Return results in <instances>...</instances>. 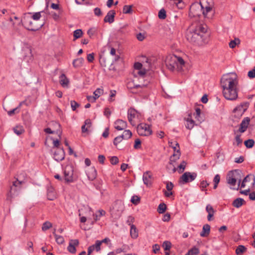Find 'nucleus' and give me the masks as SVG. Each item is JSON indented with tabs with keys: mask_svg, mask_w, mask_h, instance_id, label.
Wrapping results in <instances>:
<instances>
[{
	"mask_svg": "<svg viewBox=\"0 0 255 255\" xmlns=\"http://www.w3.org/2000/svg\"><path fill=\"white\" fill-rule=\"evenodd\" d=\"M238 84V80L236 74L229 73L223 76L221 79V85L223 95L227 100L234 101L237 99Z\"/></svg>",
	"mask_w": 255,
	"mask_h": 255,
	"instance_id": "obj_1",
	"label": "nucleus"
},
{
	"mask_svg": "<svg viewBox=\"0 0 255 255\" xmlns=\"http://www.w3.org/2000/svg\"><path fill=\"white\" fill-rule=\"evenodd\" d=\"M213 7L212 0H201L200 2H196L191 4L189 15L190 17H199L203 14L205 17L212 18L215 13Z\"/></svg>",
	"mask_w": 255,
	"mask_h": 255,
	"instance_id": "obj_2",
	"label": "nucleus"
},
{
	"mask_svg": "<svg viewBox=\"0 0 255 255\" xmlns=\"http://www.w3.org/2000/svg\"><path fill=\"white\" fill-rule=\"evenodd\" d=\"M207 30L206 24H198L195 27H190L186 32L187 40L191 43L201 44L205 42V35Z\"/></svg>",
	"mask_w": 255,
	"mask_h": 255,
	"instance_id": "obj_3",
	"label": "nucleus"
},
{
	"mask_svg": "<svg viewBox=\"0 0 255 255\" xmlns=\"http://www.w3.org/2000/svg\"><path fill=\"white\" fill-rule=\"evenodd\" d=\"M165 63L167 68L171 71L175 69L181 71L185 65V61L181 57L173 55L167 57Z\"/></svg>",
	"mask_w": 255,
	"mask_h": 255,
	"instance_id": "obj_4",
	"label": "nucleus"
},
{
	"mask_svg": "<svg viewBox=\"0 0 255 255\" xmlns=\"http://www.w3.org/2000/svg\"><path fill=\"white\" fill-rule=\"evenodd\" d=\"M23 183V180H19L18 178L13 182L12 185L10 186L9 192L7 195V200H10V198L17 195L18 192L20 190L21 185Z\"/></svg>",
	"mask_w": 255,
	"mask_h": 255,
	"instance_id": "obj_5",
	"label": "nucleus"
},
{
	"mask_svg": "<svg viewBox=\"0 0 255 255\" xmlns=\"http://www.w3.org/2000/svg\"><path fill=\"white\" fill-rule=\"evenodd\" d=\"M250 103L249 102H244L237 106L233 110L234 117L238 119H240L244 113L247 111Z\"/></svg>",
	"mask_w": 255,
	"mask_h": 255,
	"instance_id": "obj_6",
	"label": "nucleus"
},
{
	"mask_svg": "<svg viewBox=\"0 0 255 255\" xmlns=\"http://www.w3.org/2000/svg\"><path fill=\"white\" fill-rule=\"evenodd\" d=\"M64 173L66 182H72L74 181V167L72 164H68L65 166Z\"/></svg>",
	"mask_w": 255,
	"mask_h": 255,
	"instance_id": "obj_7",
	"label": "nucleus"
},
{
	"mask_svg": "<svg viewBox=\"0 0 255 255\" xmlns=\"http://www.w3.org/2000/svg\"><path fill=\"white\" fill-rule=\"evenodd\" d=\"M137 131L141 136H148L152 133L149 126L146 124H140L137 127Z\"/></svg>",
	"mask_w": 255,
	"mask_h": 255,
	"instance_id": "obj_8",
	"label": "nucleus"
},
{
	"mask_svg": "<svg viewBox=\"0 0 255 255\" xmlns=\"http://www.w3.org/2000/svg\"><path fill=\"white\" fill-rule=\"evenodd\" d=\"M197 176V174L196 173L186 172L181 176L180 182L183 184L191 182L195 179Z\"/></svg>",
	"mask_w": 255,
	"mask_h": 255,
	"instance_id": "obj_9",
	"label": "nucleus"
},
{
	"mask_svg": "<svg viewBox=\"0 0 255 255\" xmlns=\"http://www.w3.org/2000/svg\"><path fill=\"white\" fill-rule=\"evenodd\" d=\"M237 175L238 171L237 170L230 171L227 176V183L231 186H235L238 179Z\"/></svg>",
	"mask_w": 255,
	"mask_h": 255,
	"instance_id": "obj_10",
	"label": "nucleus"
},
{
	"mask_svg": "<svg viewBox=\"0 0 255 255\" xmlns=\"http://www.w3.org/2000/svg\"><path fill=\"white\" fill-rule=\"evenodd\" d=\"M113 210L117 212L118 216H120L124 210V205L122 201H116L113 205Z\"/></svg>",
	"mask_w": 255,
	"mask_h": 255,
	"instance_id": "obj_11",
	"label": "nucleus"
},
{
	"mask_svg": "<svg viewBox=\"0 0 255 255\" xmlns=\"http://www.w3.org/2000/svg\"><path fill=\"white\" fill-rule=\"evenodd\" d=\"M65 157V151L63 148H57L54 153V158L57 161L63 160Z\"/></svg>",
	"mask_w": 255,
	"mask_h": 255,
	"instance_id": "obj_12",
	"label": "nucleus"
},
{
	"mask_svg": "<svg viewBox=\"0 0 255 255\" xmlns=\"http://www.w3.org/2000/svg\"><path fill=\"white\" fill-rule=\"evenodd\" d=\"M23 25L28 30L36 31L38 29V27L33 25V22L30 18H24L23 22Z\"/></svg>",
	"mask_w": 255,
	"mask_h": 255,
	"instance_id": "obj_13",
	"label": "nucleus"
},
{
	"mask_svg": "<svg viewBox=\"0 0 255 255\" xmlns=\"http://www.w3.org/2000/svg\"><path fill=\"white\" fill-rule=\"evenodd\" d=\"M116 15V12L114 10H110L108 11L107 15L104 19L105 22H108L109 23H112L115 21V16Z\"/></svg>",
	"mask_w": 255,
	"mask_h": 255,
	"instance_id": "obj_14",
	"label": "nucleus"
},
{
	"mask_svg": "<svg viewBox=\"0 0 255 255\" xmlns=\"http://www.w3.org/2000/svg\"><path fill=\"white\" fill-rule=\"evenodd\" d=\"M79 243L78 240H71L67 247V250L71 254H75L76 252L75 247L78 246Z\"/></svg>",
	"mask_w": 255,
	"mask_h": 255,
	"instance_id": "obj_15",
	"label": "nucleus"
},
{
	"mask_svg": "<svg viewBox=\"0 0 255 255\" xmlns=\"http://www.w3.org/2000/svg\"><path fill=\"white\" fill-rule=\"evenodd\" d=\"M115 128L118 130H122L127 127V123L122 120H117L115 123Z\"/></svg>",
	"mask_w": 255,
	"mask_h": 255,
	"instance_id": "obj_16",
	"label": "nucleus"
},
{
	"mask_svg": "<svg viewBox=\"0 0 255 255\" xmlns=\"http://www.w3.org/2000/svg\"><path fill=\"white\" fill-rule=\"evenodd\" d=\"M143 181L144 184L148 186L151 184L152 174L150 171H146L143 174Z\"/></svg>",
	"mask_w": 255,
	"mask_h": 255,
	"instance_id": "obj_17",
	"label": "nucleus"
},
{
	"mask_svg": "<svg viewBox=\"0 0 255 255\" xmlns=\"http://www.w3.org/2000/svg\"><path fill=\"white\" fill-rule=\"evenodd\" d=\"M176 145L178 146V149H176V147H174V153L172 156H171L170 158V164H172V162H175L177 159H178L180 156V152L179 149V145L178 143H176Z\"/></svg>",
	"mask_w": 255,
	"mask_h": 255,
	"instance_id": "obj_18",
	"label": "nucleus"
},
{
	"mask_svg": "<svg viewBox=\"0 0 255 255\" xmlns=\"http://www.w3.org/2000/svg\"><path fill=\"white\" fill-rule=\"evenodd\" d=\"M136 114V111L133 108H130L128 111V118L130 124L132 126H135V124L132 121Z\"/></svg>",
	"mask_w": 255,
	"mask_h": 255,
	"instance_id": "obj_19",
	"label": "nucleus"
},
{
	"mask_svg": "<svg viewBox=\"0 0 255 255\" xmlns=\"http://www.w3.org/2000/svg\"><path fill=\"white\" fill-rule=\"evenodd\" d=\"M86 174L88 179L91 181L94 180L97 176V171L94 167L90 168Z\"/></svg>",
	"mask_w": 255,
	"mask_h": 255,
	"instance_id": "obj_20",
	"label": "nucleus"
},
{
	"mask_svg": "<svg viewBox=\"0 0 255 255\" xmlns=\"http://www.w3.org/2000/svg\"><path fill=\"white\" fill-rule=\"evenodd\" d=\"M47 199L49 200H53L55 198L54 189L51 186H48L47 188Z\"/></svg>",
	"mask_w": 255,
	"mask_h": 255,
	"instance_id": "obj_21",
	"label": "nucleus"
},
{
	"mask_svg": "<svg viewBox=\"0 0 255 255\" xmlns=\"http://www.w3.org/2000/svg\"><path fill=\"white\" fill-rule=\"evenodd\" d=\"M92 126V122L90 119H87L85 121L84 125L82 126V133L88 132V128H90Z\"/></svg>",
	"mask_w": 255,
	"mask_h": 255,
	"instance_id": "obj_22",
	"label": "nucleus"
},
{
	"mask_svg": "<svg viewBox=\"0 0 255 255\" xmlns=\"http://www.w3.org/2000/svg\"><path fill=\"white\" fill-rule=\"evenodd\" d=\"M206 210L208 213L207 219L208 221L211 220V218L214 216L215 211L210 204H208L206 207Z\"/></svg>",
	"mask_w": 255,
	"mask_h": 255,
	"instance_id": "obj_23",
	"label": "nucleus"
},
{
	"mask_svg": "<svg viewBox=\"0 0 255 255\" xmlns=\"http://www.w3.org/2000/svg\"><path fill=\"white\" fill-rule=\"evenodd\" d=\"M59 82L62 87H67L69 84V80L64 74H62L59 77Z\"/></svg>",
	"mask_w": 255,
	"mask_h": 255,
	"instance_id": "obj_24",
	"label": "nucleus"
},
{
	"mask_svg": "<svg viewBox=\"0 0 255 255\" xmlns=\"http://www.w3.org/2000/svg\"><path fill=\"white\" fill-rule=\"evenodd\" d=\"M187 124L185 125L186 128L187 129H191L195 126V122L191 119V116L189 115L188 117L186 119Z\"/></svg>",
	"mask_w": 255,
	"mask_h": 255,
	"instance_id": "obj_25",
	"label": "nucleus"
},
{
	"mask_svg": "<svg viewBox=\"0 0 255 255\" xmlns=\"http://www.w3.org/2000/svg\"><path fill=\"white\" fill-rule=\"evenodd\" d=\"M210 226L208 224L204 225L203 227L202 231L200 233L201 237H207L210 233Z\"/></svg>",
	"mask_w": 255,
	"mask_h": 255,
	"instance_id": "obj_26",
	"label": "nucleus"
},
{
	"mask_svg": "<svg viewBox=\"0 0 255 255\" xmlns=\"http://www.w3.org/2000/svg\"><path fill=\"white\" fill-rule=\"evenodd\" d=\"M245 203V201L243 199L238 198L233 201L232 204L234 207L239 208L241 207Z\"/></svg>",
	"mask_w": 255,
	"mask_h": 255,
	"instance_id": "obj_27",
	"label": "nucleus"
},
{
	"mask_svg": "<svg viewBox=\"0 0 255 255\" xmlns=\"http://www.w3.org/2000/svg\"><path fill=\"white\" fill-rule=\"evenodd\" d=\"M84 60L83 58H79L76 59L73 61V66L75 68H79L82 66Z\"/></svg>",
	"mask_w": 255,
	"mask_h": 255,
	"instance_id": "obj_28",
	"label": "nucleus"
},
{
	"mask_svg": "<svg viewBox=\"0 0 255 255\" xmlns=\"http://www.w3.org/2000/svg\"><path fill=\"white\" fill-rule=\"evenodd\" d=\"M130 234L132 238L136 239L138 237V233L135 225L132 224L130 225Z\"/></svg>",
	"mask_w": 255,
	"mask_h": 255,
	"instance_id": "obj_29",
	"label": "nucleus"
},
{
	"mask_svg": "<svg viewBox=\"0 0 255 255\" xmlns=\"http://www.w3.org/2000/svg\"><path fill=\"white\" fill-rule=\"evenodd\" d=\"M13 132L17 135H20L24 133V129L21 126H17L13 128Z\"/></svg>",
	"mask_w": 255,
	"mask_h": 255,
	"instance_id": "obj_30",
	"label": "nucleus"
},
{
	"mask_svg": "<svg viewBox=\"0 0 255 255\" xmlns=\"http://www.w3.org/2000/svg\"><path fill=\"white\" fill-rule=\"evenodd\" d=\"M247 249L243 245H239L236 250V253L237 255H242L247 251Z\"/></svg>",
	"mask_w": 255,
	"mask_h": 255,
	"instance_id": "obj_31",
	"label": "nucleus"
},
{
	"mask_svg": "<svg viewBox=\"0 0 255 255\" xmlns=\"http://www.w3.org/2000/svg\"><path fill=\"white\" fill-rule=\"evenodd\" d=\"M199 250L196 247H194L190 249L185 255H198L199 254Z\"/></svg>",
	"mask_w": 255,
	"mask_h": 255,
	"instance_id": "obj_32",
	"label": "nucleus"
},
{
	"mask_svg": "<svg viewBox=\"0 0 255 255\" xmlns=\"http://www.w3.org/2000/svg\"><path fill=\"white\" fill-rule=\"evenodd\" d=\"M53 234L55 238L56 242L57 244L61 245L64 243V238L61 236L57 235L55 232H53Z\"/></svg>",
	"mask_w": 255,
	"mask_h": 255,
	"instance_id": "obj_33",
	"label": "nucleus"
},
{
	"mask_svg": "<svg viewBox=\"0 0 255 255\" xmlns=\"http://www.w3.org/2000/svg\"><path fill=\"white\" fill-rule=\"evenodd\" d=\"M166 210V205L164 203H160L157 208V212L159 214H163Z\"/></svg>",
	"mask_w": 255,
	"mask_h": 255,
	"instance_id": "obj_34",
	"label": "nucleus"
},
{
	"mask_svg": "<svg viewBox=\"0 0 255 255\" xmlns=\"http://www.w3.org/2000/svg\"><path fill=\"white\" fill-rule=\"evenodd\" d=\"M244 144L247 148H251L253 147L255 141L253 139H249L244 142Z\"/></svg>",
	"mask_w": 255,
	"mask_h": 255,
	"instance_id": "obj_35",
	"label": "nucleus"
},
{
	"mask_svg": "<svg viewBox=\"0 0 255 255\" xmlns=\"http://www.w3.org/2000/svg\"><path fill=\"white\" fill-rule=\"evenodd\" d=\"M82 35H83V31L81 29H78L75 30L73 33L74 40L81 37L82 36Z\"/></svg>",
	"mask_w": 255,
	"mask_h": 255,
	"instance_id": "obj_36",
	"label": "nucleus"
},
{
	"mask_svg": "<svg viewBox=\"0 0 255 255\" xmlns=\"http://www.w3.org/2000/svg\"><path fill=\"white\" fill-rule=\"evenodd\" d=\"M240 39L238 38H236L234 40H232L230 42L229 46L231 48H234L236 45L240 44Z\"/></svg>",
	"mask_w": 255,
	"mask_h": 255,
	"instance_id": "obj_37",
	"label": "nucleus"
},
{
	"mask_svg": "<svg viewBox=\"0 0 255 255\" xmlns=\"http://www.w3.org/2000/svg\"><path fill=\"white\" fill-rule=\"evenodd\" d=\"M158 17L160 19H164L166 17V13L164 9L162 8L158 12Z\"/></svg>",
	"mask_w": 255,
	"mask_h": 255,
	"instance_id": "obj_38",
	"label": "nucleus"
},
{
	"mask_svg": "<svg viewBox=\"0 0 255 255\" xmlns=\"http://www.w3.org/2000/svg\"><path fill=\"white\" fill-rule=\"evenodd\" d=\"M52 224L49 222H45L43 224L42 227V230L43 231H45L50 228L52 227Z\"/></svg>",
	"mask_w": 255,
	"mask_h": 255,
	"instance_id": "obj_39",
	"label": "nucleus"
},
{
	"mask_svg": "<svg viewBox=\"0 0 255 255\" xmlns=\"http://www.w3.org/2000/svg\"><path fill=\"white\" fill-rule=\"evenodd\" d=\"M132 5H125L123 7V12L124 13H130L132 11Z\"/></svg>",
	"mask_w": 255,
	"mask_h": 255,
	"instance_id": "obj_40",
	"label": "nucleus"
},
{
	"mask_svg": "<svg viewBox=\"0 0 255 255\" xmlns=\"http://www.w3.org/2000/svg\"><path fill=\"white\" fill-rule=\"evenodd\" d=\"M103 93V90L100 88L97 89L94 92V95L95 98L97 99L101 94H102Z\"/></svg>",
	"mask_w": 255,
	"mask_h": 255,
	"instance_id": "obj_41",
	"label": "nucleus"
},
{
	"mask_svg": "<svg viewBox=\"0 0 255 255\" xmlns=\"http://www.w3.org/2000/svg\"><path fill=\"white\" fill-rule=\"evenodd\" d=\"M250 121V119L249 117L245 118L242 121L240 125L243 126V127H246L248 128V125L249 124Z\"/></svg>",
	"mask_w": 255,
	"mask_h": 255,
	"instance_id": "obj_42",
	"label": "nucleus"
},
{
	"mask_svg": "<svg viewBox=\"0 0 255 255\" xmlns=\"http://www.w3.org/2000/svg\"><path fill=\"white\" fill-rule=\"evenodd\" d=\"M186 165V162L185 161H182V162L180 163V165H178V168H179V172L182 173L183 172L185 168V166Z\"/></svg>",
	"mask_w": 255,
	"mask_h": 255,
	"instance_id": "obj_43",
	"label": "nucleus"
},
{
	"mask_svg": "<svg viewBox=\"0 0 255 255\" xmlns=\"http://www.w3.org/2000/svg\"><path fill=\"white\" fill-rule=\"evenodd\" d=\"M162 246L164 248V250L168 251L171 248V244L169 241H164L163 243Z\"/></svg>",
	"mask_w": 255,
	"mask_h": 255,
	"instance_id": "obj_44",
	"label": "nucleus"
},
{
	"mask_svg": "<svg viewBox=\"0 0 255 255\" xmlns=\"http://www.w3.org/2000/svg\"><path fill=\"white\" fill-rule=\"evenodd\" d=\"M102 245L101 242L100 241L97 240L96 241V243L95 245H92L91 246H94V250H95L97 252L100 251L101 250V246Z\"/></svg>",
	"mask_w": 255,
	"mask_h": 255,
	"instance_id": "obj_45",
	"label": "nucleus"
},
{
	"mask_svg": "<svg viewBox=\"0 0 255 255\" xmlns=\"http://www.w3.org/2000/svg\"><path fill=\"white\" fill-rule=\"evenodd\" d=\"M70 104L72 110L74 111H75L76 109L80 106V104H79L75 101H71L70 102Z\"/></svg>",
	"mask_w": 255,
	"mask_h": 255,
	"instance_id": "obj_46",
	"label": "nucleus"
},
{
	"mask_svg": "<svg viewBox=\"0 0 255 255\" xmlns=\"http://www.w3.org/2000/svg\"><path fill=\"white\" fill-rule=\"evenodd\" d=\"M125 139H128L132 136V132L130 130H125L124 131Z\"/></svg>",
	"mask_w": 255,
	"mask_h": 255,
	"instance_id": "obj_47",
	"label": "nucleus"
},
{
	"mask_svg": "<svg viewBox=\"0 0 255 255\" xmlns=\"http://www.w3.org/2000/svg\"><path fill=\"white\" fill-rule=\"evenodd\" d=\"M209 183L206 180H203L200 183V187L202 191H204L205 188H206L208 185Z\"/></svg>",
	"mask_w": 255,
	"mask_h": 255,
	"instance_id": "obj_48",
	"label": "nucleus"
},
{
	"mask_svg": "<svg viewBox=\"0 0 255 255\" xmlns=\"http://www.w3.org/2000/svg\"><path fill=\"white\" fill-rule=\"evenodd\" d=\"M96 32H97V29H96V28L93 27V28L89 29L88 30L87 34L90 37H91L92 36H93L95 34Z\"/></svg>",
	"mask_w": 255,
	"mask_h": 255,
	"instance_id": "obj_49",
	"label": "nucleus"
},
{
	"mask_svg": "<svg viewBox=\"0 0 255 255\" xmlns=\"http://www.w3.org/2000/svg\"><path fill=\"white\" fill-rule=\"evenodd\" d=\"M119 160L117 156H114L111 157L110 162L112 164L116 165L118 163Z\"/></svg>",
	"mask_w": 255,
	"mask_h": 255,
	"instance_id": "obj_50",
	"label": "nucleus"
},
{
	"mask_svg": "<svg viewBox=\"0 0 255 255\" xmlns=\"http://www.w3.org/2000/svg\"><path fill=\"white\" fill-rule=\"evenodd\" d=\"M166 184V188L167 190L170 191L172 190L173 184L171 182L166 181L164 182Z\"/></svg>",
	"mask_w": 255,
	"mask_h": 255,
	"instance_id": "obj_51",
	"label": "nucleus"
},
{
	"mask_svg": "<svg viewBox=\"0 0 255 255\" xmlns=\"http://www.w3.org/2000/svg\"><path fill=\"white\" fill-rule=\"evenodd\" d=\"M134 148L135 149H139L141 148V141L139 139L137 138L135 140Z\"/></svg>",
	"mask_w": 255,
	"mask_h": 255,
	"instance_id": "obj_52",
	"label": "nucleus"
},
{
	"mask_svg": "<svg viewBox=\"0 0 255 255\" xmlns=\"http://www.w3.org/2000/svg\"><path fill=\"white\" fill-rule=\"evenodd\" d=\"M140 200L139 197L137 196H133L132 197L130 201L134 204H137Z\"/></svg>",
	"mask_w": 255,
	"mask_h": 255,
	"instance_id": "obj_53",
	"label": "nucleus"
},
{
	"mask_svg": "<svg viewBox=\"0 0 255 255\" xmlns=\"http://www.w3.org/2000/svg\"><path fill=\"white\" fill-rule=\"evenodd\" d=\"M248 76L251 79L255 78V67L253 69L248 72Z\"/></svg>",
	"mask_w": 255,
	"mask_h": 255,
	"instance_id": "obj_54",
	"label": "nucleus"
},
{
	"mask_svg": "<svg viewBox=\"0 0 255 255\" xmlns=\"http://www.w3.org/2000/svg\"><path fill=\"white\" fill-rule=\"evenodd\" d=\"M18 107H16V108H14L11 110H10L7 112V114L9 116H13L15 113H18Z\"/></svg>",
	"mask_w": 255,
	"mask_h": 255,
	"instance_id": "obj_55",
	"label": "nucleus"
},
{
	"mask_svg": "<svg viewBox=\"0 0 255 255\" xmlns=\"http://www.w3.org/2000/svg\"><path fill=\"white\" fill-rule=\"evenodd\" d=\"M174 3L176 4V5L182 8L183 6V3H182V0H172Z\"/></svg>",
	"mask_w": 255,
	"mask_h": 255,
	"instance_id": "obj_56",
	"label": "nucleus"
},
{
	"mask_svg": "<svg viewBox=\"0 0 255 255\" xmlns=\"http://www.w3.org/2000/svg\"><path fill=\"white\" fill-rule=\"evenodd\" d=\"M32 17L34 20H37L39 19L41 17V12H38L34 13L33 14Z\"/></svg>",
	"mask_w": 255,
	"mask_h": 255,
	"instance_id": "obj_57",
	"label": "nucleus"
},
{
	"mask_svg": "<svg viewBox=\"0 0 255 255\" xmlns=\"http://www.w3.org/2000/svg\"><path fill=\"white\" fill-rule=\"evenodd\" d=\"M235 140L236 141V144L239 146L242 142V139L241 138V135H237L235 137Z\"/></svg>",
	"mask_w": 255,
	"mask_h": 255,
	"instance_id": "obj_58",
	"label": "nucleus"
},
{
	"mask_svg": "<svg viewBox=\"0 0 255 255\" xmlns=\"http://www.w3.org/2000/svg\"><path fill=\"white\" fill-rule=\"evenodd\" d=\"M94 59V54L93 53L87 55V60L89 62H92Z\"/></svg>",
	"mask_w": 255,
	"mask_h": 255,
	"instance_id": "obj_59",
	"label": "nucleus"
},
{
	"mask_svg": "<svg viewBox=\"0 0 255 255\" xmlns=\"http://www.w3.org/2000/svg\"><path fill=\"white\" fill-rule=\"evenodd\" d=\"M123 140L119 136H117L114 138V144L116 146L118 145V143H120Z\"/></svg>",
	"mask_w": 255,
	"mask_h": 255,
	"instance_id": "obj_60",
	"label": "nucleus"
},
{
	"mask_svg": "<svg viewBox=\"0 0 255 255\" xmlns=\"http://www.w3.org/2000/svg\"><path fill=\"white\" fill-rule=\"evenodd\" d=\"M152 248H153V252L155 254H156L160 250V247L157 244H155V245H153Z\"/></svg>",
	"mask_w": 255,
	"mask_h": 255,
	"instance_id": "obj_61",
	"label": "nucleus"
},
{
	"mask_svg": "<svg viewBox=\"0 0 255 255\" xmlns=\"http://www.w3.org/2000/svg\"><path fill=\"white\" fill-rule=\"evenodd\" d=\"M244 161V157L242 156H241L239 157L236 158L235 159V162L237 163H241Z\"/></svg>",
	"mask_w": 255,
	"mask_h": 255,
	"instance_id": "obj_62",
	"label": "nucleus"
},
{
	"mask_svg": "<svg viewBox=\"0 0 255 255\" xmlns=\"http://www.w3.org/2000/svg\"><path fill=\"white\" fill-rule=\"evenodd\" d=\"M136 38L139 41H141L144 39L145 36L143 34L139 33L136 34Z\"/></svg>",
	"mask_w": 255,
	"mask_h": 255,
	"instance_id": "obj_63",
	"label": "nucleus"
},
{
	"mask_svg": "<svg viewBox=\"0 0 255 255\" xmlns=\"http://www.w3.org/2000/svg\"><path fill=\"white\" fill-rule=\"evenodd\" d=\"M94 11L95 14L96 15H97V16H100L102 14V11H101L100 8H99L98 7L95 8L94 9Z\"/></svg>",
	"mask_w": 255,
	"mask_h": 255,
	"instance_id": "obj_64",
	"label": "nucleus"
}]
</instances>
